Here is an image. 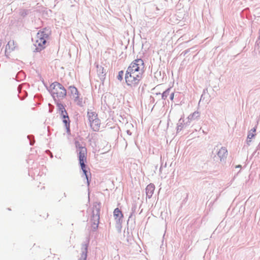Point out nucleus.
I'll list each match as a JSON object with an SVG mask.
<instances>
[{
  "instance_id": "obj_1",
  "label": "nucleus",
  "mask_w": 260,
  "mask_h": 260,
  "mask_svg": "<svg viewBox=\"0 0 260 260\" xmlns=\"http://www.w3.org/2000/svg\"><path fill=\"white\" fill-rule=\"evenodd\" d=\"M144 62L141 59H137L132 62L128 67L125 75L126 84L131 87L138 86L142 78L144 72Z\"/></svg>"
},
{
  "instance_id": "obj_2",
  "label": "nucleus",
  "mask_w": 260,
  "mask_h": 260,
  "mask_svg": "<svg viewBox=\"0 0 260 260\" xmlns=\"http://www.w3.org/2000/svg\"><path fill=\"white\" fill-rule=\"evenodd\" d=\"M50 31L45 28L43 31H39L35 38V43L34 45L36 47L37 52L40 51L44 48V45L46 43V40L49 37Z\"/></svg>"
},
{
  "instance_id": "obj_3",
  "label": "nucleus",
  "mask_w": 260,
  "mask_h": 260,
  "mask_svg": "<svg viewBox=\"0 0 260 260\" xmlns=\"http://www.w3.org/2000/svg\"><path fill=\"white\" fill-rule=\"evenodd\" d=\"M50 92L54 100L56 98L62 99L67 94V91L64 87L59 83L54 82L50 86Z\"/></svg>"
},
{
  "instance_id": "obj_4",
  "label": "nucleus",
  "mask_w": 260,
  "mask_h": 260,
  "mask_svg": "<svg viewBox=\"0 0 260 260\" xmlns=\"http://www.w3.org/2000/svg\"><path fill=\"white\" fill-rule=\"evenodd\" d=\"M100 209L99 206H94L92 210L91 221L92 223V228L96 230L99 224Z\"/></svg>"
},
{
  "instance_id": "obj_5",
  "label": "nucleus",
  "mask_w": 260,
  "mask_h": 260,
  "mask_svg": "<svg viewBox=\"0 0 260 260\" xmlns=\"http://www.w3.org/2000/svg\"><path fill=\"white\" fill-rule=\"evenodd\" d=\"M75 146L77 148L79 160H81L83 164V159H86L87 149L78 141L75 142Z\"/></svg>"
},
{
  "instance_id": "obj_6",
  "label": "nucleus",
  "mask_w": 260,
  "mask_h": 260,
  "mask_svg": "<svg viewBox=\"0 0 260 260\" xmlns=\"http://www.w3.org/2000/svg\"><path fill=\"white\" fill-rule=\"evenodd\" d=\"M63 119V122L64 124V126L67 129V132L68 134H70V119L68 116V113H65L62 115H60Z\"/></svg>"
},
{
  "instance_id": "obj_7",
  "label": "nucleus",
  "mask_w": 260,
  "mask_h": 260,
  "mask_svg": "<svg viewBox=\"0 0 260 260\" xmlns=\"http://www.w3.org/2000/svg\"><path fill=\"white\" fill-rule=\"evenodd\" d=\"M218 156L220 158V161H224L228 155V150L225 147H221L217 153Z\"/></svg>"
},
{
  "instance_id": "obj_8",
  "label": "nucleus",
  "mask_w": 260,
  "mask_h": 260,
  "mask_svg": "<svg viewBox=\"0 0 260 260\" xmlns=\"http://www.w3.org/2000/svg\"><path fill=\"white\" fill-rule=\"evenodd\" d=\"M113 213L116 222L120 223L122 221L121 218L123 217V214L121 211L118 208H116L114 210Z\"/></svg>"
},
{
  "instance_id": "obj_9",
  "label": "nucleus",
  "mask_w": 260,
  "mask_h": 260,
  "mask_svg": "<svg viewBox=\"0 0 260 260\" xmlns=\"http://www.w3.org/2000/svg\"><path fill=\"white\" fill-rule=\"evenodd\" d=\"M87 249L88 245L87 244H83L81 249V256L78 260H86Z\"/></svg>"
},
{
  "instance_id": "obj_10",
  "label": "nucleus",
  "mask_w": 260,
  "mask_h": 260,
  "mask_svg": "<svg viewBox=\"0 0 260 260\" xmlns=\"http://www.w3.org/2000/svg\"><path fill=\"white\" fill-rule=\"evenodd\" d=\"M155 189V186L153 184L150 183L148 185L146 188V193L147 198L150 199L151 198L154 190Z\"/></svg>"
},
{
  "instance_id": "obj_11",
  "label": "nucleus",
  "mask_w": 260,
  "mask_h": 260,
  "mask_svg": "<svg viewBox=\"0 0 260 260\" xmlns=\"http://www.w3.org/2000/svg\"><path fill=\"white\" fill-rule=\"evenodd\" d=\"M87 117L90 124L92 122L94 121L95 120L98 118V114L95 112H93L91 110L88 111Z\"/></svg>"
},
{
  "instance_id": "obj_12",
  "label": "nucleus",
  "mask_w": 260,
  "mask_h": 260,
  "mask_svg": "<svg viewBox=\"0 0 260 260\" xmlns=\"http://www.w3.org/2000/svg\"><path fill=\"white\" fill-rule=\"evenodd\" d=\"M90 125V127L94 131L97 132L100 129L101 125L100 120L98 118L94 121L92 122Z\"/></svg>"
},
{
  "instance_id": "obj_13",
  "label": "nucleus",
  "mask_w": 260,
  "mask_h": 260,
  "mask_svg": "<svg viewBox=\"0 0 260 260\" xmlns=\"http://www.w3.org/2000/svg\"><path fill=\"white\" fill-rule=\"evenodd\" d=\"M69 90L75 101H77L79 99V93L77 89L74 86H71L69 87Z\"/></svg>"
},
{
  "instance_id": "obj_14",
  "label": "nucleus",
  "mask_w": 260,
  "mask_h": 260,
  "mask_svg": "<svg viewBox=\"0 0 260 260\" xmlns=\"http://www.w3.org/2000/svg\"><path fill=\"white\" fill-rule=\"evenodd\" d=\"M16 47V45L13 40H11L8 42L7 45L6 47V52H11L12 51L14 50Z\"/></svg>"
},
{
  "instance_id": "obj_15",
  "label": "nucleus",
  "mask_w": 260,
  "mask_h": 260,
  "mask_svg": "<svg viewBox=\"0 0 260 260\" xmlns=\"http://www.w3.org/2000/svg\"><path fill=\"white\" fill-rule=\"evenodd\" d=\"M189 123H188V121H187L185 123H184V120L182 118H180L178 122L177 123V132L178 133L180 132L182 128H183L184 125H189Z\"/></svg>"
},
{
  "instance_id": "obj_16",
  "label": "nucleus",
  "mask_w": 260,
  "mask_h": 260,
  "mask_svg": "<svg viewBox=\"0 0 260 260\" xmlns=\"http://www.w3.org/2000/svg\"><path fill=\"white\" fill-rule=\"evenodd\" d=\"M86 159H83V164L82 163V161H81V160H79V162H80L81 169H82V170L84 173V174L85 175V177L87 179V183H88V184H89V183L88 176L87 175V171L85 169V164L84 163L85 161H86Z\"/></svg>"
},
{
  "instance_id": "obj_17",
  "label": "nucleus",
  "mask_w": 260,
  "mask_h": 260,
  "mask_svg": "<svg viewBox=\"0 0 260 260\" xmlns=\"http://www.w3.org/2000/svg\"><path fill=\"white\" fill-rule=\"evenodd\" d=\"M97 68V73L101 79L103 78L104 76L106 75V70H104V68L101 66L98 65L96 66Z\"/></svg>"
},
{
  "instance_id": "obj_18",
  "label": "nucleus",
  "mask_w": 260,
  "mask_h": 260,
  "mask_svg": "<svg viewBox=\"0 0 260 260\" xmlns=\"http://www.w3.org/2000/svg\"><path fill=\"white\" fill-rule=\"evenodd\" d=\"M256 131V128L255 127L252 128L250 131L249 132L248 136H247V144L248 145H250V143L251 142V139L253 138L255 136L254 133Z\"/></svg>"
},
{
  "instance_id": "obj_19",
  "label": "nucleus",
  "mask_w": 260,
  "mask_h": 260,
  "mask_svg": "<svg viewBox=\"0 0 260 260\" xmlns=\"http://www.w3.org/2000/svg\"><path fill=\"white\" fill-rule=\"evenodd\" d=\"M200 115V113L198 111H195L192 114H190L187 118L188 123H189L191 121L198 118Z\"/></svg>"
},
{
  "instance_id": "obj_20",
  "label": "nucleus",
  "mask_w": 260,
  "mask_h": 260,
  "mask_svg": "<svg viewBox=\"0 0 260 260\" xmlns=\"http://www.w3.org/2000/svg\"><path fill=\"white\" fill-rule=\"evenodd\" d=\"M57 109L60 112V114L62 115L65 114V113H67L63 105L60 103H57Z\"/></svg>"
},
{
  "instance_id": "obj_21",
  "label": "nucleus",
  "mask_w": 260,
  "mask_h": 260,
  "mask_svg": "<svg viewBox=\"0 0 260 260\" xmlns=\"http://www.w3.org/2000/svg\"><path fill=\"white\" fill-rule=\"evenodd\" d=\"M171 91V88H168L162 93V99L165 100L167 98V97L170 95V93Z\"/></svg>"
},
{
  "instance_id": "obj_22",
  "label": "nucleus",
  "mask_w": 260,
  "mask_h": 260,
  "mask_svg": "<svg viewBox=\"0 0 260 260\" xmlns=\"http://www.w3.org/2000/svg\"><path fill=\"white\" fill-rule=\"evenodd\" d=\"M19 13L21 16L25 17L28 14V11L27 10H21Z\"/></svg>"
},
{
  "instance_id": "obj_23",
  "label": "nucleus",
  "mask_w": 260,
  "mask_h": 260,
  "mask_svg": "<svg viewBox=\"0 0 260 260\" xmlns=\"http://www.w3.org/2000/svg\"><path fill=\"white\" fill-rule=\"evenodd\" d=\"M123 75V71H120L118 73V75L117 76V79L121 81L122 79Z\"/></svg>"
},
{
  "instance_id": "obj_24",
  "label": "nucleus",
  "mask_w": 260,
  "mask_h": 260,
  "mask_svg": "<svg viewBox=\"0 0 260 260\" xmlns=\"http://www.w3.org/2000/svg\"><path fill=\"white\" fill-rule=\"evenodd\" d=\"M174 92H171V93H170V99L171 100H173V99H174Z\"/></svg>"
},
{
  "instance_id": "obj_25",
  "label": "nucleus",
  "mask_w": 260,
  "mask_h": 260,
  "mask_svg": "<svg viewBox=\"0 0 260 260\" xmlns=\"http://www.w3.org/2000/svg\"><path fill=\"white\" fill-rule=\"evenodd\" d=\"M259 40H260V28H259V37H258L257 42ZM259 43H260V41L259 42Z\"/></svg>"
},
{
  "instance_id": "obj_26",
  "label": "nucleus",
  "mask_w": 260,
  "mask_h": 260,
  "mask_svg": "<svg viewBox=\"0 0 260 260\" xmlns=\"http://www.w3.org/2000/svg\"><path fill=\"white\" fill-rule=\"evenodd\" d=\"M126 132H127V134H128V135H131V134H131V133L130 132V131H129V130H127V131H126Z\"/></svg>"
},
{
  "instance_id": "obj_27",
  "label": "nucleus",
  "mask_w": 260,
  "mask_h": 260,
  "mask_svg": "<svg viewBox=\"0 0 260 260\" xmlns=\"http://www.w3.org/2000/svg\"><path fill=\"white\" fill-rule=\"evenodd\" d=\"M34 143V142H32V141L30 140V144L31 145H32Z\"/></svg>"
},
{
  "instance_id": "obj_28",
  "label": "nucleus",
  "mask_w": 260,
  "mask_h": 260,
  "mask_svg": "<svg viewBox=\"0 0 260 260\" xmlns=\"http://www.w3.org/2000/svg\"><path fill=\"white\" fill-rule=\"evenodd\" d=\"M241 166L240 165H238V166H236V168H241Z\"/></svg>"
},
{
  "instance_id": "obj_29",
  "label": "nucleus",
  "mask_w": 260,
  "mask_h": 260,
  "mask_svg": "<svg viewBox=\"0 0 260 260\" xmlns=\"http://www.w3.org/2000/svg\"><path fill=\"white\" fill-rule=\"evenodd\" d=\"M30 137H31L30 136H28V137H28V139H30Z\"/></svg>"
},
{
  "instance_id": "obj_30",
  "label": "nucleus",
  "mask_w": 260,
  "mask_h": 260,
  "mask_svg": "<svg viewBox=\"0 0 260 260\" xmlns=\"http://www.w3.org/2000/svg\"><path fill=\"white\" fill-rule=\"evenodd\" d=\"M64 197H66V193H64Z\"/></svg>"
}]
</instances>
